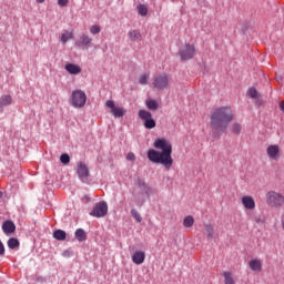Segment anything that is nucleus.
I'll list each match as a JSON object with an SVG mask.
<instances>
[{
  "mask_svg": "<svg viewBox=\"0 0 284 284\" xmlns=\"http://www.w3.org/2000/svg\"><path fill=\"white\" fill-rule=\"evenodd\" d=\"M234 121V111L230 106H220L211 112V129L213 136L221 139L227 132V125Z\"/></svg>",
  "mask_w": 284,
  "mask_h": 284,
  "instance_id": "1",
  "label": "nucleus"
},
{
  "mask_svg": "<svg viewBox=\"0 0 284 284\" xmlns=\"http://www.w3.org/2000/svg\"><path fill=\"white\" fill-rule=\"evenodd\" d=\"M153 145L156 150H162V152L150 149L148 151L149 161L152 163H160L161 165H164L166 170H170L172 163H174V160L172 159V144L165 139H156Z\"/></svg>",
  "mask_w": 284,
  "mask_h": 284,
  "instance_id": "2",
  "label": "nucleus"
},
{
  "mask_svg": "<svg viewBox=\"0 0 284 284\" xmlns=\"http://www.w3.org/2000/svg\"><path fill=\"white\" fill-rule=\"evenodd\" d=\"M179 55L181 61H190L196 55V47L194 44L185 43L180 50Z\"/></svg>",
  "mask_w": 284,
  "mask_h": 284,
  "instance_id": "3",
  "label": "nucleus"
},
{
  "mask_svg": "<svg viewBox=\"0 0 284 284\" xmlns=\"http://www.w3.org/2000/svg\"><path fill=\"white\" fill-rule=\"evenodd\" d=\"M87 101L88 95H85V92L81 90H75L72 92L71 105H73V108H84Z\"/></svg>",
  "mask_w": 284,
  "mask_h": 284,
  "instance_id": "4",
  "label": "nucleus"
},
{
  "mask_svg": "<svg viewBox=\"0 0 284 284\" xmlns=\"http://www.w3.org/2000/svg\"><path fill=\"white\" fill-rule=\"evenodd\" d=\"M266 201L271 207H283L284 205V196L274 191H270L266 194Z\"/></svg>",
  "mask_w": 284,
  "mask_h": 284,
  "instance_id": "5",
  "label": "nucleus"
},
{
  "mask_svg": "<svg viewBox=\"0 0 284 284\" xmlns=\"http://www.w3.org/2000/svg\"><path fill=\"white\" fill-rule=\"evenodd\" d=\"M105 108H109L110 113L114 115L115 119H123V116H125V109H123V106H116L112 100L105 102Z\"/></svg>",
  "mask_w": 284,
  "mask_h": 284,
  "instance_id": "6",
  "label": "nucleus"
},
{
  "mask_svg": "<svg viewBox=\"0 0 284 284\" xmlns=\"http://www.w3.org/2000/svg\"><path fill=\"white\" fill-rule=\"evenodd\" d=\"M77 174L82 183H89L90 181V169L84 162H79L77 166Z\"/></svg>",
  "mask_w": 284,
  "mask_h": 284,
  "instance_id": "7",
  "label": "nucleus"
},
{
  "mask_svg": "<svg viewBox=\"0 0 284 284\" xmlns=\"http://www.w3.org/2000/svg\"><path fill=\"white\" fill-rule=\"evenodd\" d=\"M139 116L144 121V128H146V130H153V128H156V121L152 119V113L150 111L140 110Z\"/></svg>",
  "mask_w": 284,
  "mask_h": 284,
  "instance_id": "8",
  "label": "nucleus"
},
{
  "mask_svg": "<svg viewBox=\"0 0 284 284\" xmlns=\"http://www.w3.org/2000/svg\"><path fill=\"white\" fill-rule=\"evenodd\" d=\"M168 85H170V78H168V74L161 73L154 77L153 88L156 90H165Z\"/></svg>",
  "mask_w": 284,
  "mask_h": 284,
  "instance_id": "9",
  "label": "nucleus"
},
{
  "mask_svg": "<svg viewBox=\"0 0 284 284\" xmlns=\"http://www.w3.org/2000/svg\"><path fill=\"white\" fill-rule=\"evenodd\" d=\"M91 216H94L95 219H102V216L108 215V203L105 202H99L95 204L93 210L90 212Z\"/></svg>",
  "mask_w": 284,
  "mask_h": 284,
  "instance_id": "10",
  "label": "nucleus"
},
{
  "mask_svg": "<svg viewBox=\"0 0 284 284\" xmlns=\"http://www.w3.org/2000/svg\"><path fill=\"white\" fill-rule=\"evenodd\" d=\"M77 48H91L92 47V38L90 36L82 33L79 39L75 41Z\"/></svg>",
  "mask_w": 284,
  "mask_h": 284,
  "instance_id": "11",
  "label": "nucleus"
},
{
  "mask_svg": "<svg viewBox=\"0 0 284 284\" xmlns=\"http://www.w3.org/2000/svg\"><path fill=\"white\" fill-rule=\"evenodd\" d=\"M266 152L268 158L273 159V161H277L278 156H281V149L276 144L267 146Z\"/></svg>",
  "mask_w": 284,
  "mask_h": 284,
  "instance_id": "12",
  "label": "nucleus"
},
{
  "mask_svg": "<svg viewBox=\"0 0 284 284\" xmlns=\"http://www.w3.org/2000/svg\"><path fill=\"white\" fill-rule=\"evenodd\" d=\"M242 204L244 205L245 210H254V207H256V202H254V197L250 195H245L242 197Z\"/></svg>",
  "mask_w": 284,
  "mask_h": 284,
  "instance_id": "13",
  "label": "nucleus"
},
{
  "mask_svg": "<svg viewBox=\"0 0 284 284\" xmlns=\"http://www.w3.org/2000/svg\"><path fill=\"white\" fill-rule=\"evenodd\" d=\"M132 261L135 265H143L145 262V252L138 251L132 255Z\"/></svg>",
  "mask_w": 284,
  "mask_h": 284,
  "instance_id": "14",
  "label": "nucleus"
},
{
  "mask_svg": "<svg viewBox=\"0 0 284 284\" xmlns=\"http://www.w3.org/2000/svg\"><path fill=\"white\" fill-rule=\"evenodd\" d=\"M248 266L253 272H261L263 270V262L258 258H253L248 262Z\"/></svg>",
  "mask_w": 284,
  "mask_h": 284,
  "instance_id": "15",
  "label": "nucleus"
},
{
  "mask_svg": "<svg viewBox=\"0 0 284 284\" xmlns=\"http://www.w3.org/2000/svg\"><path fill=\"white\" fill-rule=\"evenodd\" d=\"M2 230H3L4 234H13V232H16V230H17V226L14 225V222L6 221L2 224Z\"/></svg>",
  "mask_w": 284,
  "mask_h": 284,
  "instance_id": "16",
  "label": "nucleus"
},
{
  "mask_svg": "<svg viewBox=\"0 0 284 284\" xmlns=\"http://www.w3.org/2000/svg\"><path fill=\"white\" fill-rule=\"evenodd\" d=\"M129 39L133 42L143 41V36L141 34L140 30H131L129 31Z\"/></svg>",
  "mask_w": 284,
  "mask_h": 284,
  "instance_id": "17",
  "label": "nucleus"
},
{
  "mask_svg": "<svg viewBox=\"0 0 284 284\" xmlns=\"http://www.w3.org/2000/svg\"><path fill=\"white\" fill-rule=\"evenodd\" d=\"M64 69L69 74H81V67L72 63L65 64Z\"/></svg>",
  "mask_w": 284,
  "mask_h": 284,
  "instance_id": "18",
  "label": "nucleus"
},
{
  "mask_svg": "<svg viewBox=\"0 0 284 284\" xmlns=\"http://www.w3.org/2000/svg\"><path fill=\"white\" fill-rule=\"evenodd\" d=\"M204 234H206L207 241L214 239V226L212 224L204 225Z\"/></svg>",
  "mask_w": 284,
  "mask_h": 284,
  "instance_id": "19",
  "label": "nucleus"
},
{
  "mask_svg": "<svg viewBox=\"0 0 284 284\" xmlns=\"http://www.w3.org/2000/svg\"><path fill=\"white\" fill-rule=\"evenodd\" d=\"M12 104V97L3 95L0 98V108H6L7 105Z\"/></svg>",
  "mask_w": 284,
  "mask_h": 284,
  "instance_id": "20",
  "label": "nucleus"
},
{
  "mask_svg": "<svg viewBox=\"0 0 284 284\" xmlns=\"http://www.w3.org/2000/svg\"><path fill=\"white\" fill-rule=\"evenodd\" d=\"M75 239L77 241H80V243H82V241H85L88 239V235L85 234V231L83 229H78L75 231Z\"/></svg>",
  "mask_w": 284,
  "mask_h": 284,
  "instance_id": "21",
  "label": "nucleus"
},
{
  "mask_svg": "<svg viewBox=\"0 0 284 284\" xmlns=\"http://www.w3.org/2000/svg\"><path fill=\"white\" fill-rule=\"evenodd\" d=\"M65 231L63 230H57L53 232V239H55L57 241H65Z\"/></svg>",
  "mask_w": 284,
  "mask_h": 284,
  "instance_id": "22",
  "label": "nucleus"
},
{
  "mask_svg": "<svg viewBox=\"0 0 284 284\" xmlns=\"http://www.w3.org/2000/svg\"><path fill=\"white\" fill-rule=\"evenodd\" d=\"M70 39H74V33L70 31H65L64 33L61 34V41L65 44Z\"/></svg>",
  "mask_w": 284,
  "mask_h": 284,
  "instance_id": "23",
  "label": "nucleus"
},
{
  "mask_svg": "<svg viewBox=\"0 0 284 284\" xmlns=\"http://www.w3.org/2000/svg\"><path fill=\"white\" fill-rule=\"evenodd\" d=\"M8 247L10 250H17V247H19V240L14 239V237L9 239L8 240Z\"/></svg>",
  "mask_w": 284,
  "mask_h": 284,
  "instance_id": "24",
  "label": "nucleus"
},
{
  "mask_svg": "<svg viewBox=\"0 0 284 284\" xmlns=\"http://www.w3.org/2000/svg\"><path fill=\"white\" fill-rule=\"evenodd\" d=\"M146 108L149 110H159V102H156V100H148Z\"/></svg>",
  "mask_w": 284,
  "mask_h": 284,
  "instance_id": "25",
  "label": "nucleus"
},
{
  "mask_svg": "<svg viewBox=\"0 0 284 284\" xmlns=\"http://www.w3.org/2000/svg\"><path fill=\"white\" fill-rule=\"evenodd\" d=\"M223 276H224V284H234V277L230 272H224Z\"/></svg>",
  "mask_w": 284,
  "mask_h": 284,
  "instance_id": "26",
  "label": "nucleus"
},
{
  "mask_svg": "<svg viewBox=\"0 0 284 284\" xmlns=\"http://www.w3.org/2000/svg\"><path fill=\"white\" fill-rule=\"evenodd\" d=\"M184 227H192L194 225V217L191 215H187L183 221Z\"/></svg>",
  "mask_w": 284,
  "mask_h": 284,
  "instance_id": "27",
  "label": "nucleus"
},
{
  "mask_svg": "<svg viewBox=\"0 0 284 284\" xmlns=\"http://www.w3.org/2000/svg\"><path fill=\"white\" fill-rule=\"evenodd\" d=\"M131 216H132L138 223H141V221H143V217H141V214L139 213V211H136V209H132V210H131Z\"/></svg>",
  "mask_w": 284,
  "mask_h": 284,
  "instance_id": "28",
  "label": "nucleus"
},
{
  "mask_svg": "<svg viewBox=\"0 0 284 284\" xmlns=\"http://www.w3.org/2000/svg\"><path fill=\"white\" fill-rule=\"evenodd\" d=\"M138 12H139V14H141V17H146L148 16V7L145 4H139Z\"/></svg>",
  "mask_w": 284,
  "mask_h": 284,
  "instance_id": "29",
  "label": "nucleus"
},
{
  "mask_svg": "<svg viewBox=\"0 0 284 284\" xmlns=\"http://www.w3.org/2000/svg\"><path fill=\"white\" fill-rule=\"evenodd\" d=\"M149 79H150V74L148 73L142 74L139 80L140 85H148Z\"/></svg>",
  "mask_w": 284,
  "mask_h": 284,
  "instance_id": "30",
  "label": "nucleus"
},
{
  "mask_svg": "<svg viewBox=\"0 0 284 284\" xmlns=\"http://www.w3.org/2000/svg\"><path fill=\"white\" fill-rule=\"evenodd\" d=\"M241 130H243V128L241 126V124L234 123V124L232 125V132H233V134H241Z\"/></svg>",
  "mask_w": 284,
  "mask_h": 284,
  "instance_id": "31",
  "label": "nucleus"
},
{
  "mask_svg": "<svg viewBox=\"0 0 284 284\" xmlns=\"http://www.w3.org/2000/svg\"><path fill=\"white\" fill-rule=\"evenodd\" d=\"M248 95L251 99H258V91L255 88L248 89Z\"/></svg>",
  "mask_w": 284,
  "mask_h": 284,
  "instance_id": "32",
  "label": "nucleus"
},
{
  "mask_svg": "<svg viewBox=\"0 0 284 284\" xmlns=\"http://www.w3.org/2000/svg\"><path fill=\"white\" fill-rule=\"evenodd\" d=\"M60 161L61 163H63V165H68V163H70V155L64 153L60 156Z\"/></svg>",
  "mask_w": 284,
  "mask_h": 284,
  "instance_id": "33",
  "label": "nucleus"
},
{
  "mask_svg": "<svg viewBox=\"0 0 284 284\" xmlns=\"http://www.w3.org/2000/svg\"><path fill=\"white\" fill-rule=\"evenodd\" d=\"M90 32L91 34H99V32H101V27L94 24L90 28Z\"/></svg>",
  "mask_w": 284,
  "mask_h": 284,
  "instance_id": "34",
  "label": "nucleus"
},
{
  "mask_svg": "<svg viewBox=\"0 0 284 284\" xmlns=\"http://www.w3.org/2000/svg\"><path fill=\"white\" fill-rule=\"evenodd\" d=\"M138 185H139V187H144V191H145V193L148 194V191L150 190V187L145 184L144 181L139 180V181H138Z\"/></svg>",
  "mask_w": 284,
  "mask_h": 284,
  "instance_id": "35",
  "label": "nucleus"
},
{
  "mask_svg": "<svg viewBox=\"0 0 284 284\" xmlns=\"http://www.w3.org/2000/svg\"><path fill=\"white\" fill-rule=\"evenodd\" d=\"M126 160L128 161H136V155H134V153L129 152L126 155Z\"/></svg>",
  "mask_w": 284,
  "mask_h": 284,
  "instance_id": "36",
  "label": "nucleus"
},
{
  "mask_svg": "<svg viewBox=\"0 0 284 284\" xmlns=\"http://www.w3.org/2000/svg\"><path fill=\"white\" fill-rule=\"evenodd\" d=\"M70 0H58V6H60L61 8H65V6H68Z\"/></svg>",
  "mask_w": 284,
  "mask_h": 284,
  "instance_id": "37",
  "label": "nucleus"
},
{
  "mask_svg": "<svg viewBox=\"0 0 284 284\" xmlns=\"http://www.w3.org/2000/svg\"><path fill=\"white\" fill-rule=\"evenodd\" d=\"M6 255V246L3 245V242L0 241V256Z\"/></svg>",
  "mask_w": 284,
  "mask_h": 284,
  "instance_id": "38",
  "label": "nucleus"
},
{
  "mask_svg": "<svg viewBox=\"0 0 284 284\" xmlns=\"http://www.w3.org/2000/svg\"><path fill=\"white\" fill-rule=\"evenodd\" d=\"M62 256H64L65 258H70V256H72V251L70 250L63 251Z\"/></svg>",
  "mask_w": 284,
  "mask_h": 284,
  "instance_id": "39",
  "label": "nucleus"
},
{
  "mask_svg": "<svg viewBox=\"0 0 284 284\" xmlns=\"http://www.w3.org/2000/svg\"><path fill=\"white\" fill-rule=\"evenodd\" d=\"M45 0H37V3H44Z\"/></svg>",
  "mask_w": 284,
  "mask_h": 284,
  "instance_id": "40",
  "label": "nucleus"
},
{
  "mask_svg": "<svg viewBox=\"0 0 284 284\" xmlns=\"http://www.w3.org/2000/svg\"><path fill=\"white\" fill-rule=\"evenodd\" d=\"M1 196H3V193L0 192V199H1Z\"/></svg>",
  "mask_w": 284,
  "mask_h": 284,
  "instance_id": "41",
  "label": "nucleus"
}]
</instances>
